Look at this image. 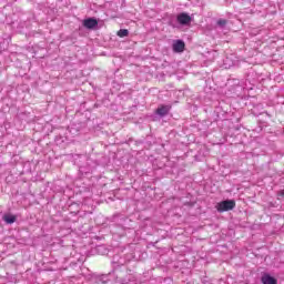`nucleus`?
Segmentation results:
<instances>
[{"mask_svg":"<svg viewBox=\"0 0 284 284\" xmlns=\"http://www.w3.org/2000/svg\"><path fill=\"white\" fill-rule=\"evenodd\" d=\"M192 23V16L186 12H181L176 16V20H171L170 26L172 28H179V26H190Z\"/></svg>","mask_w":284,"mask_h":284,"instance_id":"obj_1","label":"nucleus"},{"mask_svg":"<svg viewBox=\"0 0 284 284\" xmlns=\"http://www.w3.org/2000/svg\"><path fill=\"white\" fill-rule=\"evenodd\" d=\"M217 212L223 213V212H230L231 210H234L236 207V201L234 200H224L222 202H219L215 205Z\"/></svg>","mask_w":284,"mask_h":284,"instance_id":"obj_2","label":"nucleus"},{"mask_svg":"<svg viewBox=\"0 0 284 284\" xmlns=\"http://www.w3.org/2000/svg\"><path fill=\"white\" fill-rule=\"evenodd\" d=\"M82 24L84 28H87V30H94V28L99 26V21H97L95 18H88L83 20Z\"/></svg>","mask_w":284,"mask_h":284,"instance_id":"obj_3","label":"nucleus"},{"mask_svg":"<svg viewBox=\"0 0 284 284\" xmlns=\"http://www.w3.org/2000/svg\"><path fill=\"white\" fill-rule=\"evenodd\" d=\"M170 110H172L171 105H161L156 109L155 114H158V116H168Z\"/></svg>","mask_w":284,"mask_h":284,"instance_id":"obj_4","label":"nucleus"},{"mask_svg":"<svg viewBox=\"0 0 284 284\" xmlns=\"http://www.w3.org/2000/svg\"><path fill=\"white\" fill-rule=\"evenodd\" d=\"M183 50H185V42L183 40L173 42V52H183Z\"/></svg>","mask_w":284,"mask_h":284,"instance_id":"obj_5","label":"nucleus"},{"mask_svg":"<svg viewBox=\"0 0 284 284\" xmlns=\"http://www.w3.org/2000/svg\"><path fill=\"white\" fill-rule=\"evenodd\" d=\"M2 221H4V223H7L8 225H12V223L17 222V216L12 214H4L2 216Z\"/></svg>","mask_w":284,"mask_h":284,"instance_id":"obj_6","label":"nucleus"},{"mask_svg":"<svg viewBox=\"0 0 284 284\" xmlns=\"http://www.w3.org/2000/svg\"><path fill=\"white\" fill-rule=\"evenodd\" d=\"M262 283L263 284H276L277 281L272 275H264V276H262Z\"/></svg>","mask_w":284,"mask_h":284,"instance_id":"obj_7","label":"nucleus"},{"mask_svg":"<svg viewBox=\"0 0 284 284\" xmlns=\"http://www.w3.org/2000/svg\"><path fill=\"white\" fill-rule=\"evenodd\" d=\"M128 34H130V31L128 29H120L118 31V37H120V39L128 37Z\"/></svg>","mask_w":284,"mask_h":284,"instance_id":"obj_8","label":"nucleus"},{"mask_svg":"<svg viewBox=\"0 0 284 284\" xmlns=\"http://www.w3.org/2000/svg\"><path fill=\"white\" fill-rule=\"evenodd\" d=\"M217 26L219 28H225V26H227V20L225 19L217 20Z\"/></svg>","mask_w":284,"mask_h":284,"instance_id":"obj_9","label":"nucleus"}]
</instances>
